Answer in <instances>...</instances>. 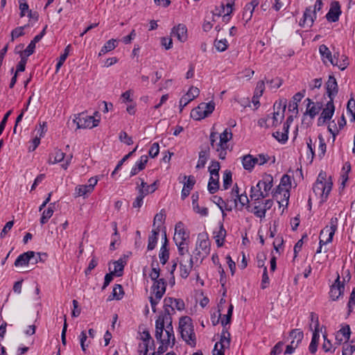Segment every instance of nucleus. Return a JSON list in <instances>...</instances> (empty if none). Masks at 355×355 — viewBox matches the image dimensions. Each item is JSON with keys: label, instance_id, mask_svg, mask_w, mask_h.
Listing matches in <instances>:
<instances>
[{"label": "nucleus", "instance_id": "10", "mask_svg": "<svg viewBox=\"0 0 355 355\" xmlns=\"http://www.w3.org/2000/svg\"><path fill=\"white\" fill-rule=\"evenodd\" d=\"M139 180L141 181V184L137 186L139 194L135 201V207H141L143 205L144 197L156 190L155 183L148 185L143 179L139 178ZM137 184H139L138 182Z\"/></svg>", "mask_w": 355, "mask_h": 355}, {"label": "nucleus", "instance_id": "22", "mask_svg": "<svg viewBox=\"0 0 355 355\" xmlns=\"http://www.w3.org/2000/svg\"><path fill=\"white\" fill-rule=\"evenodd\" d=\"M184 179L187 180V181L184 182V186L181 191L182 200H184L189 196L196 184V178L193 175H184Z\"/></svg>", "mask_w": 355, "mask_h": 355}, {"label": "nucleus", "instance_id": "5", "mask_svg": "<svg viewBox=\"0 0 355 355\" xmlns=\"http://www.w3.org/2000/svg\"><path fill=\"white\" fill-rule=\"evenodd\" d=\"M138 338L140 342L138 344L137 352L139 355H146L149 348L153 345L154 340L144 325L139 327Z\"/></svg>", "mask_w": 355, "mask_h": 355}, {"label": "nucleus", "instance_id": "50", "mask_svg": "<svg viewBox=\"0 0 355 355\" xmlns=\"http://www.w3.org/2000/svg\"><path fill=\"white\" fill-rule=\"evenodd\" d=\"M318 139H319V146H318V156L319 159H322L325 155L326 150H327V145H326V143H325L324 139L322 137V136L320 135L318 137Z\"/></svg>", "mask_w": 355, "mask_h": 355}, {"label": "nucleus", "instance_id": "1", "mask_svg": "<svg viewBox=\"0 0 355 355\" xmlns=\"http://www.w3.org/2000/svg\"><path fill=\"white\" fill-rule=\"evenodd\" d=\"M155 338L161 343L175 345V335L172 325V318L159 316L155 321Z\"/></svg>", "mask_w": 355, "mask_h": 355}, {"label": "nucleus", "instance_id": "21", "mask_svg": "<svg viewBox=\"0 0 355 355\" xmlns=\"http://www.w3.org/2000/svg\"><path fill=\"white\" fill-rule=\"evenodd\" d=\"M326 89L329 100L334 101L338 92L337 81L334 76H329L328 80L326 83Z\"/></svg>", "mask_w": 355, "mask_h": 355}, {"label": "nucleus", "instance_id": "3", "mask_svg": "<svg viewBox=\"0 0 355 355\" xmlns=\"http://www.w3.org/2000/svg\"><path fill=\"white\" fill-rule=\"evenodd\" d=\"M179 330L182 338L191 347L196 345V336L194 332L192 320L189 316H182L179 321Z\"/></svg>", "mask_w": 355, "mask_h": 355}, {"label": "nucleus", "instance_id": "31", "mask_svg": "<svg viewBox=\"0 0 355 355\" xmlns=\"http://www.w3.org/2000/svg\"><path fill=\"white\" fill-rule=\"evenodd\" d=\"M218 153V157L220 159H225L227 155V149L228 144L223 143L222 141L215 143V148H212Z\"/></svg>", "mask_w": 355, "mask_h": 355}, {"label": "nucleus", "instance_id": "55", "mask_svg": "<svg viewBox=\"0 0 355 355\" xmlns=\"http://www.w3.org/2000/svg\"><path fill=\"white\" fill-rule=\"evenodd\" d=\"M306 145H307V158H311V162L313 161L314 157H315V146L313 144L311 138H309L306 140Z\"/></svg>", "mask_w": 355, "mask_h": 355}, {"label": "nucleus", "instance_id": "39", "mask_svg": "<svg viewBox=\"0 0 355 355\" xmlns=\"http://www.w3.org/2000/svg\"><path fill=\"white\" fill-rule=\"evenodd\" d=\"M268 197V193L257 189L255 187H252L250 189V198L252 200L257 201L260 199Z\"/></svg>", "mask_w": 355, "mask_h": 355}, {"label": "nucleus", "instance_id": "49", "mask_svg": "<svg viewBox=\"0 0 355 355\" xmlns=\"http://www.w3.org/2000/svg\"><path fill=\"white\" fill-rule=\"evenodd\" d=\"M220 168V163L217 161L213 160L211 162L210 166L208 168V171L209 172L210 175L219 177Z\"/></svg>", "mask_w": 355, "mask_h": 355}, {"label": "nucleus", "instance_id": "52", "mask_svg": "<svg viewBox=\"0 0 355 355\" xmlns=\"http://www.w3.org/2000/svg\"><path fill=\"white\" fill-rule=\"evenodd\" d=\"M166 219V215L164 209H162L158 214L154 217L153 227L155 228L157 225L162 226Z\"/></svg>", "mask_w": 355, "mask_h": 355}, {"label": "nucleus", "instance_id": "15", "mask_svg": "<svg viewBox=\"0 0 355 355\" xmlns=\"http://www.w3.org/2000/svg\"><path fill=\"white\" fill-rule=\"evenodd\" d=\"M189 239V233L184 228V225L180 221L175 224V234L173 240L175 243L188 242Z\"/></svg>", "mask_w": 355, "mask_h": 355}, {"label": "nucleus", "instance_id": "4", "mask_svg": "<svg viewBox=\"0 0 355 355\" xmlns=\"http://www.w3.org/2000/svg\"><path fill=\"white\" fill-rule=\"evenodd\" d=\"M166 282L164 278H160L158 281H155L151 287V294L149 297L153 311L156 312V306L162 298L166 292Z\"/></svg>", "mask_w": 355, "mask_h": 355}, {"label": "nucleus", "instance_id": "36", "mask_svg": "<svg viewBox=\"0 0 355 355\" xmlns=\"http://www.w3.org/2000/svg\"><path fill=\"white\" fill-rule=\"evenodd\" d=\"M230 340V333L228 331V328L227 327H223L220 341L216 343H220L222 346L229 347Z\"/></svg>", "mask_w": 355, "mask_h": 355}, {"label": "nucleus", "instance_id": "38", "mask_svg": "<svg viewBox=\"0 0 355 355\" xmlns=\"http://www.w3.org/2000/svg\"><path fill=\"white\" fill-rule=\"evenodd\" d=\"M175 245L178 247V254L180 257V259H183L184 257H187L189 255H191L189 252L188 242L175 243Z\"/></svg>", "mask_w": 355, "mask_h": 355}, {"label": "nucleus", "instance_id": "25", "mask_svg": "<svg viewBox=\"0 0 355 355\" xmlns=\"http://www.w3.org/2000/svg\"><path fill=\"white\" fill-rule=\"evenodd\" d=\"M226 234L227 232L224 227L223 223L220 222L218 227L214 230L213 232L214 238L218 248H220L223 245Z\"/></svg>", "mask_w": 355, "mask_h": 355}, {"label": "nucleus", "instance_id": "27", "mask_svg": "<svg viewBox=\"0 0 355 355\" xmlns=\"http://www.w3.org/2000/svg\"><path fill=\"white\" fill-rule=\"evenodd\" d=\"M338 219L336 216L331 218L329 225H327L320 231V236H324L326 234H330V239H333L338 229Z\"/></svg>", "mask_w": 355, "mask_h": 355}, {"label": "nucleus", "instance_id": "33", "mask_svg": "<svg viewBox=\"0 0 355 355\" xmlns=\"http://www.w3.org/2000/svg\"><path fill=\"white\" fill-rule=\"evenodd\" d=\"M262 186L263 187V192L268 193L269 196V191L273 186V177L270 174H264L261 179Z\"/></svg>", "mask_w": 355, "mask_h": 355}, {"label": "nucleus", "instance_id": "8", "mask_svg": "<svg viewBox=\"0 0 355 355\" xmlns=\"http://www.w3.org/2000/svg\"><path fill=\"white\" fill-rule=\"evenodd\" d=\"M287 100L283 98L279 101H276L273 105L274 112L272 116L269 115L270 121V125L272 127H277L284 118V112L286 107Z\"/></svg>", "mask_w": 355, "mask_h": 355}, {"label": "nucleus", "instance_id": "60", "mask_svg": "<svg viewBox=\"0 0 355 355\" xmlns=\"http://www.w3.org/2000/svg\"><path fill=\"white\" fill-rule=\"evenodd\" d=\"M269 284H270V279L268 275L267 267L264 266L262 278H261V288L262 289H266V288H268L269 286Z\"/></svg>", "mask_w": 355, "mask_h": 355}, {"label": "nucleus", "instance_id": "7", "mask_svg": "<svg viewBox=\"0 0 355 355\" xmlns=\"http://www.w3.org/2000/svg\"><path fill=\"white\" fill-rule=\"evenodd\" d=\"M211 250V243L209 240L207 234L200 233L198 235L196 249L193 251L195 258L202 257V259L207 257Z\"/></svg>", "mask_w": 355, "mask_h": 355}, {"label": "nucleus", "instance_id": "26", "mask_svg": "<svg viewBox=\"0 0 355 355\" xmlns=\"http://www.w3.org/2000/svg\"><path fill=\"white\" fill-rule=\"evenodd\" d=\"M173 37H176L180 42H184L187 40V28L185 25L179 24L174 26L171 31Z\"/></svg>", "mask_w": 355, "mask_h": 355}, {"label": "nucleus", "instance_id": "43", "mask_svg": "<svg viewBox=\"0 0 355 355\" xmlns=\"http://www.w3.org/2000/svg\"><path fill=\"white\" fill-rule=\"evenodd\" d=\"M54 203H51L49 206V207L44 210L42 214V217L40 218V223L42 225H44L46 223L49 218L53 216V208Z\"/></svg>", "mask_w": 355, "mask_h": 355}, {"label": "nucleus", "instance_id": "41", "mask_svg": "<svg viewBox=\"0 0 355 355\" xmlns=\"http://www.w3.org/2000/svg\"><path fill=\"white\" fill-rule=\"evenodd\" d=\"M252 155L250 154L245 155L241 157V162L243 166V168L248 171H252L254 168V165L252 164Z\"/></svg>", "mask_w": 355, "mask_h": 355}, {"label": "nucleus", "instance_id": "12", "mask_svg": "<svg viewBox=\"0 0 355 355\" xmlns=\"http://www.w3.org/2000/svg\"><path fill=\"white\" fill-rule=\"evenodd\" d=\"M345 291V282L340 281L339 274H337V277L334 283L330 286L329 292V297L333 301H336L342 296Z\"/></svg>", "mask_w": 355, "mask_h": 355}, {"label": "nucleus", "instance_id": "20", "mask_svg": "<svg viewBox=\"0 0 355 355\" xmlns=\"http://www.w3.org/2000/svg\"><path fill=\"white\" fill-rule=\"evenodd\" d=\"M200 94V90L198 87H191L186 94H184L180 100V111L187 105L191 101L197 97Z\"/></svg>", "mask_w": 355, "mask_h": 355}, {"label": "nucleus", "instance_id": "57", "mask_svg": "<svg viewBox=\"0 0 355 355\" xmlns=\"http://www.w3.org/2000/svg\"><path fill=\"white\" fill-rule=\"evenodd\" d=\"M148 156L147 155H142L141 156L140 159L139 161H137L136 162V165L135 167V171H136L137 169L138 170V171H142L143 169H144L147 162H148ZM136 174V171H135V175Z\"/></svg>", "mask_w": 355, "mask_h": 355}, {"label": "nucleus", "instance_id": "44", "mask_svg": "<svg viewBox=\"0 0 355 355\" xmlns=\"http://www.w3.org/2000/svg\"><path fill=\"white\" fill-rule=\"evenodd\" d=\"M65 154L60 150L56 149L53 154L50 155L49 163L56 164L63 161Z\"/></svg>", "mask_w": 355, "mask_h": 355}, {"label": "nucleus", "instance_id": "46", "mask_svg": "<svg viewBox=\"0 0 355 355\" xmlns=\"http://www.w3.org/2000/svg\"><path fill=\"white\" fill-rule=\"evenodd\" d=\"M116 45H117V40H116L114 39H111V40H108L107 42H105L104 46L101 48V51L99 53V55H101L103 54H105V53L113 50L114 49H115Z\"/></svg>", "mask_w": 355, "mask_h": 355}, {"label": "nucleus", "instance_id": "54", "mask_svg": "<svg viewBox=\"0 0 355 355\" xmlns=\"http://www.w3.org/2000/svg\"><path fill=\"white\" fill-rule=\"evenodd\" d=\"M232 132L230 128H225L224 131L220 134L219 139L220 141H222L223 143L227 144L229 141L232 139Z\"/></svg>", "mask_w": 355, "mask_h": 355}, {"label": "nucleus", "instance_id": "40", "mask_svg": "<svg viewBox=\"0 0 355 355\" xmlns=\"http://www.w3.org/2000/svg\"><path fill=\"white\" fill-rule=\"evenodd\" d=\"M334 66L338 67L340 70H345L349 65L348 58L344 55H341L340 59L336 55V59L334 60Z\"/></svg>", "mask_w": 355, "mask_h": 355}, {"label": "nucleus", "instance_id": "16", "mask_svg": "<svg viewBox=\"0 0 355 355\" xmlns=\"http://www.w3.org/2000/svg\"><path fill=\"white\" fill-rule=\"evenodd\" d=\"M193 267V256L189 255L187 257L180 259V276L186 279L189 275Z\"/></svg>", "mask_w": 355, "mask_h": 355}, {"label": "nucleus", "instance_id": "28", "mask_svg": "<svg viewBox=\"0 0 355 355\" xmlns=\"http://www.w3.org/2000/svg\"><path fill=\"white\" fill-rule=\"evenodd\" d=\"M351 330L349 325L345 324L336 334V342L340 345L343 341L347 342L350 338Z\"/></svg>", "mask_w": 355, "mask_h": 355}, {"label": "nucleus", "instance_id": "42", "mask_svg": "<svg viewBox=\"0 0 355 355\" xmlns=\"http://www.w3.org/2000/svg\"><path fill=\"white\" fill-rule=\"evenodd\" d=\"M289 336L292 339L291 341L295 342V346H298L304 337V334L301 330L295 329L291 331Z\"/></svg>", "mask_w": 355, "mask_h": 355}, {"label": "nucleus", "instance_id": "47", "mask_svg": "<svg viewBox=\"0 0 355 355\" xmlns=\"http://www.w3.org/2000/svg\"><path fill=\"white\" fill-rule=\"evenodd\" d=\"M288 131L284 130L283 132L276 131L272 133L273 137H275L281 144H285L288 139Z\"/></svg>", "mask_w": 355, "mask_h": 355}, {"label": "nucleus", "instance_id": "32", "mask_svg": "<svg viewBox=\"0 0 355 355\" xmlns=\"http://www.w3.org/2000/svg\"><path fill=\"white\" fill-rule=\"evenodd\" d=\"M209 148L204 149V150H201L199 152V158H198V163H197L196 168L198 169L204 168L207 163V161L209 158Z\"/></svg>", "mask_w": 355, "mask_h": 355}, {"label": "nucleus", "instance_id": "9", "mask_svg": "<svg viewBox=\"0 0 355 355\" xmlns=\"http://www.w3.org/2000/svg\"><path fill=\"white\" fill-rule=\"evenodd\" d=\"M215 108V103L213 101L209 103H201L197 107L192 110L191 116L195 120H201L208 116L213 112Z\"/></svg>", "mask_w": 355, "mask_h": 355}, {"label": "nucleus", "instance_id": "14", "mask_svg": "<svg viewBox=\"0 0 355 355\" xmlns=\"http://www.w3.org/2000/svg\"><path fill=\"white\" fill-rule=\"evenodd\" d=\"M31 263V264H36L37 263V257L35 252L33 251H28L21 254L15 261V266H25Z\"/></svg>", "mask_w": 355, "mask_h": 355}, {"label": "nucleus", "instance_id": "48", "mask_svg": "<svg viewBox=\"0 0 355 355\" xmlns=\"http://www.w3.org/2000/svg\"><path fill=\"white\" fill-rule=\"evenodd\" d=\"M232 183V174L229 170L224 172L223 176V187L225 190L227 189Z\"/></svg>", "mask_w": 355, "mask_h": 355}, {"label": "nucleus", "instance_id": "51", "mask_svg": "<svg viewBox=\"0 0 355 355\" xmlns=\"http://www.w3.org/2000/svg\"><path fill=\"white\" fill-rule=\"evenodd\" d=\"M92 191V187L87 184L79 185L75 189V194L76 196H83Z\"/></svg>", "mask_w": 355, "mask_h": 355}, {"label": "nucleus", "instance_id": "30", "mask_svg": "<svg viewBox=\"0 0 355 355\" xmlns=\"http://www.w3.org/2000/svg\"><path fill=\"white\" fill-rule=\"evenodd\" d=\"M320 329H318V328H314L311 341L309 346V350L311 354H315L317 352L318 349V345L320 340Z\"/></svg>", "mask_w": 355, "mask_h": 355}, {"label": "nucleus", "instance_id": "37", "mask_svg": "<svg viewBox=\"0 0 355 355\" xmlns=\"http://www.w3.org/2000/svg\"><path fill=\"white\" fill-rule=\"evenodd\" d=\"M123 295V290L121 284H115L112 294L109 295L107 300L111 301L114 299L117 300H121Z\"/></svg>", "mask_w": 355, "mask_h": 355}, {"label": "nucleus", "instance_id": "53", "mask_svg": "<svg viewBox=\"0 0 355 355\" xmlns=\"http://www.w3.org/2000/svg\"><path fill=\"white\" fill-rule=\"evenodd\" d=\"M214 46L219 52L225 51L228 47V42L226 39L216 40L214 42Z\"/></svg>", "mask_w": 355, "mask_h": 355}, {"label": "nucleus", "instance_id": "11", "mask_svg": "<svg viewBox=\"0 0 355 355\" xmlns=\"http://www.w3.org/2000/svg\"><path fill=\"white\" fill-rule=\"evenodd\" d=\"M73 121L76 123L78 128H92L96 127L99 122L93 116L86 115L84 113L79 114Z\"/></svg>", "mask_w": 355, "mask_h": 355}, {"label": "nucleus", "instance_id": "56", "mask_svg": "<svg viewBox=\"0 0 355 355\" xmlns=\"http://www.w3.org/2000/svg\"><path fill=\"white\" fill-rule=\"evenodd\" d=\"M233 305L230 304L228 308L227 314L224 315L223 318L221 319V324L223 325V327H227V324L230 323L233 312Z\"/></svg>", "mask_w": 355, "mask_h": 355}, {"label": "nucleus", "instance_id": "24", "mask_svg": "<svg viewBox=\"0 0 355 355\" xmlns=\"http://www.w3.org/2000/svg\"><path fill=\"white\" fill-rule=\"evenodd\" d=\"M225 4L222 3L220 9L216 8L212 11V20L215 21V17H220L222 13L227 12V14H231L233 11V6L234 5L235 0H225Z\"/></svg>", "mask_w": 355, "mask_h": 355}, {"label": "nucleus", "instance_id": "45", "mask_svg": "<svg viewBox=\"0 0 355 355\" xmlns=\"http://www.w3.org/2000/svg\"><path fill=\"white\" fill-rule=\"evenodd\" d=\"M159 258L162 264L164 265L169 259V251L168 246L165 244H162L159 253Z\"/></svg>", "mask_w": 355, "mask_h": 355}, {"label": "nucleus", "instance_id": "63", "mask_svg": "<svg viewBox=\"0 0 355 355\" xmlns=\"http://www.w3.org/2000/svg\"><path fill=\"white\" fill-rule=\"evenodd\" d=\"M355 306V287L352 289L350 294L349 302L347 303L348 314L352 312L353 308Z\"/></svg>", "mask_w": 355, "mask_h": 355}, {"label": "nucleus", "instance_id": "58", "mask_svg": "<svg viewBox=\"0 0 355 355\" xmlns=\"http://www.w3.org/2000/svg\"><path fill=\"white\" fill-rule=\"evenodd\" d=\"M26 26H28V25L19 26L13 29L11 32V41L13 42L15 38L24 35L25 33L24 32V29Z\"/></svg>", "mask_w": 355, "mask_h": 355}, {"label": "nucleus", "instance_id": "29", "mask_svg": "<svg viewBox=\"0 0 355 355\" xmlns=\"http://www.w3.org/2000/svg\"><path fill=\"white\" fill-rule=\"evenodd\" d=\"M160 225H157L155 228L153 229L151 234L148 236V250H153L156 247L158 241V236L160 232Z\"/></svg>", "mask_w": 355, "mask_h": 355}, {"label": "nucleus", "instance_id": "13", "mask_svg": "<svg viewBox=\"0 0 355 355\" xmlns=\"http://www.w3.org/2000/svg\"><path fill=\"white\" fill-rule=\"evenodd\" d=\"M129 255L124 254L117 261L109 263V271L112 272L115 277H121L123 274L124 267L127 263Z\"/></svg>", "mask_w": 355, "mask_h": 355}, {"label": "nucleus", "instance_id": "35", "mask_svg": "<svg viewBox=\"0 0 355 355\" xmlns=\"http://www.w3.org/2000/svg\"><path fill=\"white\" fill-rule=\"evenodd\" d=\"M219 189V177L210 175L207 189L211 194L215 193Z\"/></svg>", "mask_w": 355, "mask_h": 355}, {"label": "nucleus", "instance_id": "62", "mask_svg": "<svg viewBox=\"0 0 355 355\" xmlns=\"http://www.w3.org/2000/svg\"><path fill=\"white\" fill-rule=\"evenodd\" d=\"M328 130L329 132L332 135L333 139L335 140L336 136L338 135L340 132V129L337 126V124L333 121L329 125H328Z\"/></svg>", "mask_w": 355, "mask_h": 355}, {"label": "nucleus", "instance_id": "6", "mask_svg": "<svg viewBox=\"0 0 355 355\" xmlns=\"http://www.w3.org/2000/svg\"><path fill=\"white\" fill-rule=\"evenodd\" d=\"M184 309L185 304L182 299L167 297L164 300V311L159 313V316L172 318L175 313V309L181 311Z\"/></svg>", "mask_w": 355, "mask_h": 355}, {"label": "nucleus", "instance_id": "59", "mask_svg": "<svg viewBox=\"0 0 355 355\" xmlns=\"http://www.w3.org/2000/svg\"><path fill=\"white\" fill-rule=\"evenodd\" d=\"M238 201L241 205V209L249 202V200L246 194H239L236 198H234V207L237 206Z\"/></svg>", "mask_w": 355, "mask_h": 355}, {"label": "nucleus", "instance_id": "64", "mask_svg": "<svg viewBox=\"0 0 355 355\" xmlns=\"http://www.w3.org/2000/svg\"><path fill=\"white\" fill-rule=\"evenodd\" d=\"M347 112L352 116V119L355 120V100L350 98L347 105Z\"/></svg>", "mask_w": 355, "mask_h": 355}, {"label": "nucleus", "instance_id": "2", "mask_svg": "<svg viewBox=\"0 0 355 355\" xmlns=\"http://www.w3.org/2000/svg\"><path fill=\"white\" fill-rule=\"evenodd\" d=\"M332 185L331 179L327 178L326 173L320 171L313 185V191L316 196L321 198L322 202H324L332 189Z\"/></svg>", "mask_w": 355, "mask_h": 355}, {"label": "nucleus", "instance_id": "61", "mask_svg": "<svg viewBox=\"0 0 355 355\" xmlns=\"http://www.w3.org/2000/svg\"><path fill=\"white\" fill-rule=\"evenodd\" d=\"M265 90V82L264 80H259L257 83V86L254 89V95L257 96H261Z\"/></svg>", "mask_w": 355, "mask_h": 355}, {"label": "nucleus", "instance_id": "18", "mask_svg": "<svg viewBox=\"0 0 355 355\" xmlns=\"http://www.w3.org/2000/svg\"><path fill=\"white\" fill-rule=\"evenodd\" d=\"M340 5L338 1H332L330 5L329 12L327 13L325 17L329 22H336L339 19L341 15Z\"/></svg>", "mask_w": 355, "mask_h": 355}, {"label": "nucleus", "instance_id": "34", "mask_svg": "<svg viewBox=\"0 0 355 355\" xmlns=\"http://www.w3.org/2000/svg\"><path fill=\"white\" fill-rule=\"evenodd\" d=\"M291 177L288 175H284L280 180V184L277 188L276 193H281L283 189H286V193H288V189L291 187ZM287 194L288 195V193ZM287 198H288V196Z\"/></svg>", "mask_w": 355, "mask_h": 355}, {"label": "nucleus", "instance_id": "19", "mask_svg": "<svg viewBox=\"0 0 355 355\" xmlns=\"http://www.w3.org/2000/svg\"><path fill=\"white\" fill-rule=\"evenodd\" d=\"M305 102H307L305 114H307L311 119H313L321 111L322 108V103L320 102L314 103L309 98L305 100Z\"/></svg>", "mask_w": 355, "mask_h": 355}, {"label": "nucleus", "instance_id": "23", "mask_svg": "<svg viewBox=\"0 0 355 355\" xmlns=\"http://www.w3.org/2000/svg\"><path fill=\"white\" fill-rule=\"evenodd\" d=\"M319 53L324 64L329 62L330 64H334V60L336 59V55L339 56L338 53H335L332 56L331 51L325 44H321L319 46Z\"/></svg>", "mask_w": 355, "mask_h": 355}, {"label": "nucleus", "instance_id": "17", "mask_svg": "<svg viewBox=\"0 0 355 355\" xmlns=\"http://www.w3.org/2000/svg\"><path fill=\"white\" fill-rule=\"evenodd\" d=\"M335 112V106L334 101L329 100L325 105V107L323 108L320 116L318 120V125H321L327 121L330 120Z\"/></svg>", "mask_w": 355, "mask_h": 355}]
</instances>
